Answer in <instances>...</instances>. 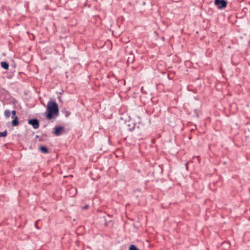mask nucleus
Segmentation results:
<instances>
[{
    "label": "nucleus",
    "instance_id": "423d86ee",
    "mask_svg": "<svg viewBox=\"0 0 250 250\" xmlns=\"http://www.w3.org/2000/svg\"><path fill=\"white\" fill-rule=\"evenodd\" d=\"M135 123L132 121H128L126 123V125L128 127V130L129 131H132L135 127Z\"/></svg>",
    "mask_w": 250,
    "mask_h": 250
},
{
    "label": "nucleus",
    "instance_id": "20e7f679",
    "mask_svg": "<svg viewBox=\"0 0 250 250\" xmlns=\"http://www.w3.org/2000/svg\"><path fill=\"white\" fill-rule=\"evenodd\" d=\"M28 124L32 126L34 129H38L40 126V122L36 118L30 119L28 121Z\"/></svg>",
    "mask_w": 250,
    "mask_h": 250
},
{
    "label": "nucleus",
    "instance_id": "0eeeda50",
    "mask_svg": "<svg viewBox=\"0 0 250 250\" xmlns=\"http://www.w3.org/2000/svg\"><path fill=\"white\" fill-rule=\"evenodd\" d=\"M39 150L43 154H48L49 152L48 148L43 145L41 146L39 148Z\"/></svg>",
    "mask_w": 250,
    "mask_h": 250
},
{
    "label": "nucleus",
    "instance_id": "f257e3e1",
    "mask_svg": "<svg viewBox=\"0 0 250 250\" xmlns=\"http://www.w3.org/2000/svg\"><path fill=\"white\" fill-rule=\"evenodd\" d=\"M45 114L48 120L55 119L59 116V109L56 101L50 100L48 102Z\"/></svg>",
    "mask_w": 250,
    "mask_h": 250
},
{
    "label": "nucleus",
    "instance_id": "a211bd4d",
    "mask_svg": "<svg viewBox=\"0 0 250 250\" xmlns=\"http://www.w3.org/2000/svg\"><path fill=\"white\" fill-rule=\"evenodd\" d=\"M141 189L140 188H137L134 190L133 192L135 193L136 192H141Z\"/></svg>",
    "mask_w": 250,
    "mask_h": 250
},
{
    "label": "nucleus",
    "instance_id": "412c9836",
    "mask_svg": "<svg viewBox=\"0 0 250 250\" xmlns=\"http://www.w3.org/2000/svg\"><path fill=\"white\" fill-rule=\"evenodd\" d=\"M37 223H38V221L36 222L35 226H36L37 228H38V227H37Z\"/></svg>",
    "mask_w": 250,
    "mask_h": 250
},
{
    "label": "nucleus",
    "instance_id": "f8f14e48",
    "mask_svg": "<svg viewBox=\"0 0 250 250\" xmlns=\"http://www.w3.org/2000/svg\"><path fill=\"white\" fill-rule=\"evenodd\" d=\"M11 111L9 109H6L4 112V115L6 118H9L10 117Z\"/></svg>",
    "mask_w": 250,
    "mask_h": 250
},
{
    "label": "nucleus",
    "instance_id": "ddd939ff",
    "mask_svg": "<svg viewBox=\"0 0 250 250\" xmlns=\"http://www.w3.org/2000/svg\"><path fill=\"white\" fill-rule=\"evenodd\" d=\"M7 135V131L5 130L3 132H0V137H5Z\"/></svg>",
    "mask_w": 250,
    "mask_h": 250
},
{
    "label": "nucleus",
    "instance_id": "9d476101",
    "mask_svg": "<svg viewBox=\"0 0 250 250\" xmlns=\"http://www.w3.org/2000/svg\"><path fill=\"white\" fill-rule=\"evenodd\" d=\"M1 67L5 70H8L9 67V63L5 61L1 62H0Z\"/></svg>",
    "mask_w": 250,
    "mask_h": 250
},
{
    "label": "nucleus",
    "instance_id": "4be33fe9",
    "mask_svg": "<svg viewBox=\"0 0 250 250\" xmlns=\"http://www.w3.org/2000/svg\"><path fill=\"white\" fill-rule=\"evenodd\" d=\"M186 167L187 168V169H188V164H186Z\"/></svg>",
    "mask_w": 250,
    "mask_h": 250
},
{
    "label": "nucleus",
    "instance_id": "2eb2a0df",
    "mask_svg": "<svg viewBox=\"0 0 250 250\" xmlns=\"http://www.w3.org/2000/svg\"><path fill=\"white\" fill-rule=\"evenodd\" d=\"M129 250H139L135 246L131 245L129 246Z\"/></svg>",
    "mask_w": 250,
    "mask_h": 250
},
{
    "label": "nucleus",
    "instance_id": "6ab92c4d",
    "mask_svg": "<svg viewBox=\"0 0 250 250\" xmlns=\"http://www.w3.org/2000/svg\"><path fill=\"white\" fill-rule=\"evenodd\" d=\"M141 92L143 93H144V94H146V92L144 91L143 86H142L141 87Z\"/></svg>",
    "mask_w": 250,
    "mask_h": 250
},
{
    "label": "nucleus",
    "instance_id": "6e6552de",
    "mask_svg": "<svg viewBox=\"0 0 250 250\" xmlns=\"http://www.w3.org/2000/svg\"><path fill=\"white\" fill-rule=\"evenodd\" d=\"M135 61V56L131 52L129 54V57L127 58V63H133Z\"/></svg>",
    "mask_w": 250,
    "mask_h": 250
},
{
    "label": "nucleus",
    "instance_id": "f03ea898",
    "mask_svg": "<svg viewBox=\"0 0 250 250\" xmlns=\"http://www.w3.org/2000/svg\"><path fill=\"white\" fill-rule=\"evenodd\" d=\"M214 4L219 9H223L227 7L228 2L227 0H214Z\"/></svg>",
    "mask_w": 250,
    "mask_h": 250
},
{
    "label": "nucleus",
    "instance_id": "9b49d317",
    "mask_svg": "<svg viewBox=\"0 0 250 250\" xmlns=\"http://www.w3.org/2000/svg\"><path fill=\"white\" fill-rule=\"evenodd\" d=\"M62 112L64 114L65 117L66 118L69 117L71 114V112L67 110L65 108H64L62 110Z\"/></svg>",
    "mask_w": 250,
    "mask_h": 250
},
{
    "label": "nucleus",
    "instance_id": "f3484780",
    "mask_svg": "<svg viewBox=\"0 0 250 250\" xmlns=\"http://www.w3.org/2000/svg\"><path fill=\"white\" fill-rule=\"evenodd\" d=\"M139 197V196L138 195H135V198H136V203L138 205H140V201L137 199Z\"/></svg>",
    "mask_w": 250,
    "mask_h": 250
},
{
    "label": "nucleus",
    "instance_id": "1a4fd4ad",
    "mask_svg": "<svg viewBox=\"0 0 250 250\" xmlns=\"http://www.w3.org/2000/svg\"><path fill=\"white\" fill-rule=\"evenodd\" d=\"M201 114V111L198 109H195L193 110V115L194 118H199L200 115Z\"/></svg>",
    "mask_w": 250,
    "mask_h": 250
},
{
    "label": "nucleus",
    "instance_id": "dca6fc26",
    "mask_svg": "<svg viewBox=\"0 0 250 250\" xmlns=\"http://www.w3.org/2000/svg\"><path fill=\"white\" fill-rule=\"evenodd\" d=\"M36 138H38L39 139V141H40V142H42V141H44V139L40 137L38 135H37L36 136Z\"/></svg>",
    "mask_w": 250,
    "mask_h": 250
},
{
    "label": "nucleus",
    "instance_id": "5701e85b",
    "mask_svg": "<svg viewBox=\"0 0 250 250\" xmlns=\"http://www.w3.org/2000/svg\"><path fill=\"white\" fill-rule=\"evenodd\" d=\"M74 190L75 191V193H76V192H77V189H76V188H74Z\"/></svg>",
    "mask_w": 250,
    "mask_h": 250
},
{
    "label": "nucleus",
    "instance_id": "39448f33",
    "mask_svg": "<svg viewBox=\"0 0 250 250\" xmlns=\"http://www.w3.org/2000/svg\"><path fill=\"white\" fill-rule=\"evenodd\" d=\"M64 130V127L62 125L56 126L54 127L53 133L57 136L61 135L62 131Z\"/></svg>",
    "mask_w": 250,
    "mask_h": 250
},
{
    "label": "nucleus",
    "instance_id": "4468645a",
    "mask_svg": "<svg viewBox=\"0 0 250 250\" xmlns=\"http://www.w3.org/2000/svg\"><path fill=\"white\" fill-rule=\"evenodd\" d=\"M89 206L88 204H85L84 206H81L80 208L82 210H87L89 208Z\"/></svg>",
    "mask_w": 250,
    "mask_h": 250
},
{
    "label": "nucleus",
    "instance_id": "aec40b11",
    "mask_svg": "<svg viewBox=\"0 0 250 250\" xmlns=\"http://www.w3.org/2000/svg\"><path fill=\"white\" fill-rule=\"evenodd\" d=\"M58 99H59V101H60V102H62L61 98V97H60V96H59V97H58Z\"/></svg>",
    "mask_w": 250,
    "mask_h": 250
},
{
    "label": "nucleus",
    "instance_id": "7ed1b4c3",
    "mask_svg": "<svg viewBox=\"0 0 250 250\" xmlns=\"http://www.w3.org/2000/svg\"><path fill=\"white\" fill-rule=\"evenodd\" d=\"M17 112L15 110L11 111L12 118L13 120L11 121V124L13 126H17L19 125V121L18 116H16Z\"/></svg>",
    "mask_w": 250,
    "mask_h": 250
}]
</instances>
